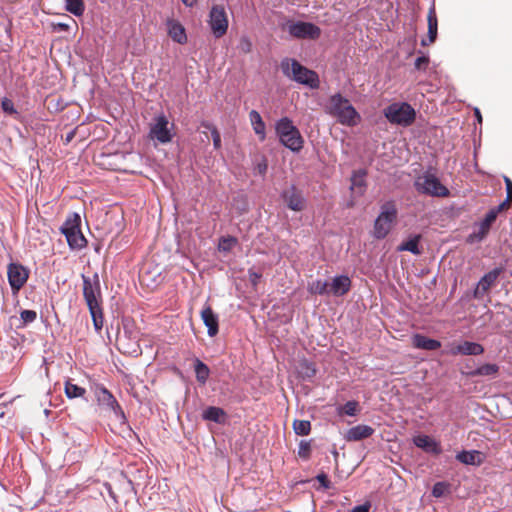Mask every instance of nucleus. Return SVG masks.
<instances>
[{"instance_id":"nucleus-1","label":"nucleus","mask_w":512,"mask_h":512,"mask_svg":"<svg viewBox=\"0 0 512 512\" xmlns=\"http://www.w3.org/2000/svg\"><path fill=\"white\" fill-rule=\"evenodd\" d=\"M325 112L345 126L353 127L361 122L360 114L351 102L340 93L329 97L325 105Z\"/></svg>"},{"instance_id":"nucleus-2","label":"nucleus","mask_w":512,"mask_h":512,"mask_svg":"<svg viewBox=\"0 0 512 512\" xmlns=\"http://www.w3.org/2000/svg\"><path fill=\"white\" fill-rule=\"evenodd\" d=\"M281 69L285 76L300 84L307 85L311 88H317L319 86L317 74L302 66L294 59L283 60L281 63Z\"/></svg>"},{"instance_id":"nucleus-3","label":"nucleus","mask_w":512,"mask_h":512,"mask_svg":"<svg viewBox=\"0 0 512 512\" xmlns=\"http://www.w3.org/2000/svg\"><path fill=\"white\" fill-rule=\"evenodd\" d=\"M275 129L285 147L293 152H299L303 148L304 140L289 118L283 117L277 121Z\"/></svg>"},{"instance_id":"nucleus-4","label":"nucleus","mask_w":512,"mask_h":512,"mask_svg":"<svg viewBox=\"0 0 512 512\" xmlns=\"http://www.w3.org/2000/svg\"><path fill=\"white\" fill-rule=\"evenodd\" d=\"M397 218L394 203L387 202L381 206V212L374 223L373 235L377 239L385 238L393 228Z\"/></svg>"},{"instance_id":"nucleus-5","label":"nucleus","mask_w":512,"mask_h":512,"mask_svg":"<svg viewBox=\"0 0 512 512\" xmlns=\"http://www.w3.org/2000/svg\"><path fill=\"white\" fill-rule=\"evenodd\" d=\"M384 115L392 124L409 126L414 122L416 112L408 103H392L384 109Z\"/></svg>"},{"instance_id":"nucleus-6","label":"nucleus","mask_w":512,"mask_h":512,"mask_svg":"<svg viewBox=\"0 0 512 512\" xmlns=\"http://www.w3.org/2000/svg\"><path fill=\"white\" fill-rule=\"evenodd\" d=\"M415 187L418 192L434 197H446L449 190L441 184L440 180L433 174L425 173L417 177Z\"/></svg>"},{"instance_id":"nucleus-7","label":"nucleus","mask_w":512,"mask_h":512,"mask_svg":"<svg viewBox=\"0 0 512 512\" xmlns=\"http://www.w3.org/2000/svg\"><path fill=\"white\" fill-rule=\"evenodd\" d=\"M79 224V215L73 214L66 220L61 228L62 233L65 235L66 240L72 249H81L85 247L87 243L85 237L80 231Z\"/></svg>"},{"instance_id":"nucleus-8","label":"nucleus","mask_w":512,"mask_h":512,"mask_svg":"<svg viewBox=\"0 0 512 512\" xmlns=\"http://www.w3.org/2000/svg\"><path fill=\"white\" fill-rule=\"evenodd\" d=\"M285 30L297 39H317L320 37L321 29L313 23L304 21H288Z\"/></svg>"},{"instance_id":"nucleus-9","label":"nucleus","mask_w":512,"mask_h":512,"mask_svg":"<svg viewBox=\"0 0 512 512\" xmlns=\"http://www.w3.org/2000/svg\"><path fill=\"white\" fill-rule=\"evenodd\" d=\"M171 127L172 124L169 123L165 115H158L150 124L149 137L162 144L169 143L173 138Z\"/></svg>"},{"instance_id":"nucleus-10","label":"nucleus","mask_w":512,"mask_h":512,"mask_svg":"<svg viewBox=\"0 0 512 512\" xmlns=\"http://www.w3.org/2000/svg\"><path fill=\"white\" fill-rule=\"evenodd\" d=\"M209 24L216 38L222 37L227 32L228 18L223 6L215 5L211 8Z\"/></svg>"},{"instance_id":"nucleus-11","label":"nucleus","mask_w":512,"mask_h":512,"mask_svg":"<svg viewBox=\"0 0 512 512\" xmlns=\"http://www.w3.org/2000/svg\"><path fill=\"white\" fill-rule=\"evenodd\" d=\"M96 400L98 405L106 411L114 413L120 419H124V413L118 405L114 396L104 387H97L95 390Z\"/></svg>"},{"instance_id":"nucleus-12","label":"nucleus","mask_w":512,"mask_h":512,"mask_svg":"<svg viewBox=\"0 0 512 512\" xmlns=\"http://www.w3.org/2000/svg\"><path fill=\"white\" fill-rule=\"evenodd\" d=\"M8 281L14 293H17L27 282L28 270L17 263H11L7 269Z\"/></svg>"},{"instance_id":"nucleus-13","label":"nucleus","mask_w":512,"mask_h":512,"mask_svg":"<svg viewBox=\"0 0 512 512\" xmlns=\"http://www.w3.org/2000/svg\"><path fill=\"white\" fill-rule=\"evenodd\" d=\"M497 211L491 210L487 213L484 220H482L475 228L474 232L469 236L468 240L471 243L479 242L488 234L492 223L496 220Z\"/></svg>"},{"instance_id":"nucleus-14","label":"nucleus","mask_w":512,"mask_h":512,"mask_svg":"<svg viewBox=\"0 0 512 512\" xmlns=\"http://www.w3.org/2000/svg\"><path fill=\"white\" fill-rule=\"evenodd\" d=\"M83 294L88 308H95L96 306H99L98 298L100 296V292L97 275H95L94 282L87 277H83Z\"/></svg>"},{"instance_id":"nucleus-15","label":"nucleus","mask_w":512,"mask_h":512,"mask_svg":"<svg viewBox=\"0 0 512 512\" xmlns=\"http://www.w3.org/2000/svg\"><path fill=\"white\" fill-rule=\"evenodd\" d=\"M283 198L287 206L293 211H302L305 209L306 201L302 193L295 187H291L283 193Z\"/></svg>"},{"instance_id":"nucleus-16","label":"nucleus","mask_w":512,"mask_h":512,"mask_svg":"<svg viewBox=\"0 0 512 512\" xmlns=\"http://www.w3.org/2000/svg\"><path fill=\"white\" fill-rule=\"evenodd\" d=\"M484 352L482 345L476 342L465 341L451 345L449 353L452 355H480Z\"/></svg>"},{"instance_id":"nucleus-17","label":"nucleus","mask_w":512,"mask_h":512,"mask_svg":"<svg viewBox=\"0 0 512 512\" xmlns=\"http://www.w3.org/2000/svg\"><path fill=\"white\" fill-rule=\"evenodd\" d=\"M167 32L170 38L179 44L187 42V35L184 26L177 20L168 19L166 21Z\"/></svg>"},{"instance_id":"nucleus-18","label":"nucleus","mask_w":512,"mask_h":512,"mask_svg":"<svg viewBox=\"0 0 512 512\" xmlns=\"http://www.w3.org/2000/svg\"><path fill=\"white\" fill-rule=\"evenodd\" d=\"M500 269H494L487 274H485L480 281L477 284V287L474 291L475 297L479 298L482 297L489 289L490 287L496 282L499 274Z\"/></svg>"},{"instance_id":"nucleus-19","label":"nucleus","mask_w":512,"mask_h":512,"mask_svg":"<svg viewBox=\"0 0 512 512\" xmlns=\"http://www.w3.org/2000/svg\"><path fill=\"white\" fill-rule=\"evenodd\" d=\"M413 443L418 447L423 449L425 452L439 454L441 452V448L439 443L435 441L432 437L428 435H418L413 438Z\"/></svg>"},{"instance_id":"nucleus-20","label":"nucleus","mask_w":512,"mask_h":512,"mask_svg":"<svg viewBox=\"0 0 512 512\" xmlns=\"http://www.w3.org/2000/svg\"><path fill=\"white\" fill-rule=\"evenodd\" d=\"M201 319L208 328V335L213 337L218 333V317L210 306H206L201 311Z\"/></svg>"},{"instance_id":"nucleus-21","label":"nucleus","mask_w":512,"mask_h":512,"mask_svg":"<svg viewBox=\"0 0 512 512\" xmlns=\"http://www.w3.org/2000/svg\"><path fill=\"white\" fill-rule=\"evenodd\" d=\"M351 287V281L349 277L341 275L332 279L329 284V293L335 296H342L346 294Z\"/></svg>"},{"instance_id":"nucleus-22","label":"nucleus","mask_w":512,"mask_h":512,"mask_svg":"<svg viewBox=\"0 0 512 512\" xmlns=\"http://www.w3.org/2000/svg\"><path fill=\"white\" fill-rule=\"evenodd\" d=\"M373 432V428L368 425H357L346 432L345 439L347 441H359L368 438Z\"/></svg>"},{"instance_id":"nucleus-23","label":"nucleus","mask_w":512,"mask_h":512,"mask_svg":"<svg viewBox=\"0 0 512 512\" xmlns=\"http://www.w3.org/2000/svg\"><path fill=\"white\" fill-rule=\"evenodd\" d=\"M456 459L466 465L479 466L484 462V455L477 450L462 451L456 455Z\"/></svg>"},{"instance_id":"nucleus-24","label":"nucleus","mask_w":512,"mask_h":512,"mask_svg":"<svg viewBox=\"0 0 512 512\" xmlns=\"http://www.w3.org/2000/svg\"><path fill=\"white\" fill-rule=\"evenodd\" d=\"M249 120L259 140L264 141L266 138V126L259 112L251 110L249 113Z\"/></svg>"},{"instance_id":"nucleus-25","label":"nucleus","mask_w":512,"mask_h":512,"mask_svg":"<svg viewBox=\"0 0 512 512\" xmlns=\"http://www.w3.org/2000/svg\"><path fill=\"white\" fill-rule=\"evenodd\" d=\"M412 344L415 348L424 350H436L441 346L439 341L420 334H416L412 337Z\"/></svg>"},{"instance_id":"nucleus-26","label":"nucleus","mask_w":512,"mask_h":512,"mask_svg":"<svg viewBox=\"0 0 512 512\" xmlns=\"http://www.w3.org/2000/svg\"><path fill=\"white\" fill-rule=\"evenodd\" d=\"M428 21V42L426 40H422V45H428L435 41L437 37V16L434 8H431L427 15Z\"/></svg>"},{"instance_id":"nucleus-27","label":"nucleus","mask_w":512,"mask_h":512,"mask_svg":"<svg viewBox=\"0 0 512 512\" xmlns=\"http://www.w3.org/2000/svg\"><path fill=\"white\" fill-rule=\"evenodd\" d=\"M225 416L226 414L223 409L214 406L208 407L203 412V418L205 420L213 421L216 423H223L225 421Z\"/></svg>"},{"instance_id":"nucleus-28","label":"nucleus","mask_w":512,"mask_h":512,"mask_svg":"<svg viewBox=\"0 0 512 512\" xmlns=\"http://www.w3.org/2000/svg\"><path fill=\"white\" fill-rule=\"evenodd\" d=\"M365 173L363 171L355 172L351 177V190L353 193L362 195L365 188Z\"/></svg>"},{"instance_id":"nucleus-29","label":"nucleus","mask_w":512,"mask_h":512,"mask_svg":"<svg viewBox=\"0 0 512 512\" xmlns=\"http://www.w3.org/2000/svg\"><path fill=\"white\" fill-rule=\"evenodd\" d=\"M308 291L311 294H328L329 293V283L326 281L315 280L308 284Z\"/></svg>"},{"instance_id":"nucleus-30","label":"nucleus","mask_w":512,"mask_h":512,"mask_svg":"<svg viewBox=\"0 0 512 512\" xmlns=\"http://www.w3.org/2000/svg\"><path fill=\"white\" fill-rule=\"evenodd\" d=\"M65 8L75 16H81L84 13L85 5L83 0H65Z\"/></svg>"},{"instance_id":"nucleus-31","label":"nucleus","mask_w":512,"mask_h":512,"mask_svg":"<svg viewBox=\"0 0 512 512\" xmlns=\"http://www.w3.org/2000/svg\"><path fill=\"white\" fill-rule=\"evenodd\" d=\"M498 366L496 364H485L469 373L471 376H492L497 374Z\"/></svg>"},{"instance_id":"nucleus-32","label":"nucleus","mask_w":512,"mask_h":512,"mask_svg":"<svg viewBox=\"0 0 512 512\" xmlns=\"http://www.w3.org/2000/svg\"><path fill=\"white\" fill-rule=\"evenodd\" d=\"M420 236H414L413 238L403 242L399 247V251H409L413 254H420V250L418 249Z\"/></svg>"},{"instance_id":"nucleus-33","label":"nucleus","mask_w":512,"mask_h":512,"mask_svg":"<svg viewBox=\"0 0 512 512\" xmlns=\"http://www.w3.org/2000/svg\"><path fill=\"white\" fill-rule=\"evenodd\" d=\"M65 394L68 398L82 397L85 394V389L67 381L65 384Z\"/></svg>"},{"instance_id":"nucleus-34","label":"nucleus","mask_w":512,"mask_h":512,"mask_svg":"<svg viewBox=\"0 0 512 512\" xmlns=\"http://www.w3.org/2000/svg\"><path fill=\"white\" fill-rule=\"evenodd\" d=\"M196 378L199 382L205 383L209 376V368L200 360L195 363Z\"/></svg>"},{"instance_id":"nucleus-35","label":"nucleus","mask_w":512,"mask_h":512,"mask_svg":"<svg viewBox=\"0 0 512 512\" xmlns=\"http://www.w3.org/2000/svg\"><path fill=\"white\" fill-rule=\"evenodd\" d=\"M293 429L297 435H308L311 425L307 420H295L293 422Z\"/></svg>"},{"instance_id":"nucleus-36","label":"nucleus","mask_w":512,"mask_h":512,"mask_svg":"<svg viewBox=\"0 0 512 512\" xmlns=\"http://www.w3.org/2000/svg\"><path fill=\"white\" fill-rule=\"evenodd\" d=\"M94 327L97 331H99L103 326V316L100 306H96L95 308H89Z\"/></svg>"},{"instance_id":"nucleus-37","label":"nucleus","mask_w":512,"mask_h":512,"mask_svg":"<svg viewBox=\"0 0 512 512\" xmlns=\"http://www.w3.org/2000/svg\"><path fill=\"white\" fill-rule=\"evenodd\" d=\"M237 244V239L234 237H223L220 239L218 249L223 252H229Z\"/></svg>"},{"instance_id":"nucleus-38","label":"nucleus","mask_w":512,"mask_h":512,"mask_svg":"<svg viewBox=\"0 0 512 512\" xmlns=\"http://www.w3.org/2000/svg\"><path fill=\"white\" fill-rule=\"evenodd\" d=\"M202 126H204L206 129L210 130L212 139H213L214 148L219 149L221 147V137H220V133L218 132L216 127L210 123H203Z\"/></svg>"},{"instance_id":"nucleus-39","label":"nucleus","mask_w":512,"mask_h":512,"mask_svg":"<svg viewBox=\"0 0 512 512\" xmlns=\"http://www.w3.org/2000/svg\"><path fill=\"white\" fill-rule=\"evenodd\" d=\"M448 491V484L444 482H437L432 489V494L434 497H441Z\"/></svg>"},{"instance_id":"nucleus-40","label":"nucleus","mask_w":512,"mask_h":512,"mask_svg":"<svg viewBox=\"0 0 512 512\" xmlns=\"http://www.w3.org/2000/svg\"><path fill=\"white\" fill-rule=\"evenodd\" d=\"M315 368L314 366L307 362V361H304L301 363V374L304 376V377H312L315 375Z\"/></svg>"},{"instance_id":"nucleus-41","label":"nucleus","mask_w":512,"mask_h":512,"mask_svg":"<svg viewBox=\"0 0 512 512\" xmlns=\"http://www.w3.org/2000/svg\"><path fill=\"white\" fill-rule=\"evenodd\" d=\"M358 403L355 401H348L342 408L343 413L349 416H354L357 412Z\"/></svg>"},{"instance_id":"nucleus-42","label":"nucleus","mask_w":512,"mask_h":512,"mask_svg":"<svg viewBox=\"0 0 512 512\" xmlns=\"http://www.w3.org/2000/svg\"><path fill=\"white\" fill-rule=\"evenodd\" d=\"M140 280L144 285L150 286L156 282L157 279L156 277H152L151 273L145 268L140 274Z\"/></svg>"},{"instance_id":"nucleus-43","label":"nucleus","mask_w":512,"mask_h":512,"mask_svg":"<svg viewBox=\"0 0 512 512\" xmlns=\"http://www.w3.org/2000/svg\"><path fill=\"white\" fill-rule=\"evenodd\" d=\"M239 50L245 54H248L252 51V42L247 37H243L240 39Z\"/></svg>"},{"instance_id":"nucleus-44","label":"nucleus","mask_w":512,"mask_h":512,"mask_svg":"<svg viewBox=\"0 0 512 512\" xmlns=\"http://www.w3.org/2000/svg\"><path fill=\"white\" fill-rule=\"evenodd\" d=\"M310 444L306 441H301L299 444L298 455L302 458H308L310 454Z\"/></svg>"},{"instance_id":"nucleus-45","label":"nucleus","mask_w":512,"mask_h":512,"mask_svg":"<svg viewBox=\"0 0 512 512\" xmlns=\"http://www.w3.org/2000/svg\"><path fill=\"white\" fill-rule=\"evenodd\" d=\"M21 319L24 323L33 322L36 319V312L33 310H23L21 312Z\"/></svg>"},{"instance_id":"nucleus-46","label":"nucleus","mask_w":512,"mask_h":512,"mask_svg":"<svg viewBox=\"0 0 512 512\" xmlns=\"http://www.w3.org/2000/svg\"><path fill=\"white\" fill-rule=\"evenodd\" d=\"M1 105H2V109L6 112V113H9V114H13V113H16V110L14 108V104L13 102L8 99V98H4L1 102Z\"/></svg>"},{"instance_id":"nucleus-47","label":"nucleus","mask_w":512,"mask_h":512,"mask_svg":"<svg viewBox=\"0 0 512 512\" xmlns=\"http://www.w3.org/2000/svg\"><path fill=\"white\" fill-rule=\"evenodd\" d=\"M268 164L265 158H262L255 166V170L258 174L264 175L267 171Z\"/></svg>"},{"instance_id":"nucleus-48","label":"nucleus","mask_w":512,"mask_h":512,"mask_svg":"<svg viewBox=\"0 0 512 512\" xmlns=\"http://www.w3.org/2000/svg\"><path fill=\"white\" fill-rule=\"evenodd\" d=\"M428 62H429V59L426 56L418 57L415 60V67L417 69H423L427 66Z\"/></svg>"},{"instance_id":"nucleus-49","label":"nucleus","mask_w":512,"mask_h":512,"mask_svg":"<svg viewBox=\"0 0 512 512\" xmlns=\"http://www.w3.org/2000/svg\"><path fill=\"white\" fill-rule=\"evenodd\" d=\"M507 190V202H512V181L508 177H504Z\"/></svg>"},{"instance_id":"nucleus-50","label":"nucleus","mask_w":512,"mask_h":512,"mask_svg":"<svg viewBox=\"0 0 512 512\" xmlns=\"http://www.w3.org/2000/svg\"><path fill=\"white\" fill-rule=\"evenodd\" d=\"M371 504L369 502H365L362 505L354 507L351 512H369Z\"/></svg>"},{"instance_id":"nucleus-51","label":"nucleus","mask_w":512,"mask_h":512,"mask_svg":"<svg viewBox=\"0 0 512 512\" xmlns=\"http://www.w3.org/2000/svg\"><path fill=\"white\" fill-rule=\"evenodd\" d=\"M317 480L321 483V485L325 488H329V480L327 476L322 473L317 476Z\"/></svg>"},{"instance_id":"nucleus-52","label":"nucleus","mask_w":512,"mask_h":512,"mask_svg":"<svg viewBox=\"0 0 512 512\" xmlns=\"http://www.w3.org/2000/svg\"><path fill=\"white\" fill-rule=\"evenodd\" d=\"M260 277H261L260 274L254 272V271H249V279L254 286L258 283Z\"/></svg>"},{"instance_id":"nucleus-53","label":"nucleus","mask_w":512,"mask_h":512,"mask_svg":"<svg viewBox=\"0 0 512 512\" xmlns=\"http://www.w3.org/2000/svg\"><path fill=\"white\" fill-rule=\"evenodd\" d=\"M510 203H511V202H507V199H506L504 202H502V203H501V204H500V205L495 209V210L497 211V214H498L500 211H502V210H504V209L508 208V207L510 206Z\"/></svg>"},{"instance_id":"nucleus-54","label":"nucleus","mask_w":512,"mask_h":512,"mask_svg":"<svg viewBox=\"0 0 512 512\" xmlns=\"http://www.w3.org/2000/svg\"><path fill=\"white\" fill-rule=\"evenodd\" d=\"M186 6H189V7H192L195 3H196V0H181Z\"/></svg>"},{"instance_id":"nucleus-55","label":"nucleus","mask_w":512,"mask_h":512,"mask_svg":"<svg viewBox=\"0 0 512 512\" xmlns=\"http://www.w3.org/2000/svg\"><path fill=\"white\" fill-rule=\"evenodd\" d=\"M55 27H58L61 30H67L69 28L68 24L65 23H58L55 25Z\"/></svg>"},{"instance_id":"nucleus-56","label":"nucleus","mask_w":512,"mask_h":512,"mask_svg":"<svg viewBox=\"0 0 512 512\" xmlns=\"http://www.w3.org/2000/svg\"><path fill=\"white\" fill-rule=\"evenodd\" d=\"M475 114H476V116L478 118V121L481 122L482 121V117H481V114H480L478 109H475Z\"/></svg>"},{"instance_id":"nucleus-57","label":"nucleus","mask_w":512,"mask_h":512,"mask_svg":"<svg viewBox=\"0 0 512 512\" xmlns=\"http://www.w3.org/2000/svg\"><path fill=\"white\" fill-rule=\"evenodd\" d=\"M74 136V132H71L67 135L66 142H70Z\"/></svg>"}]
</instances>
